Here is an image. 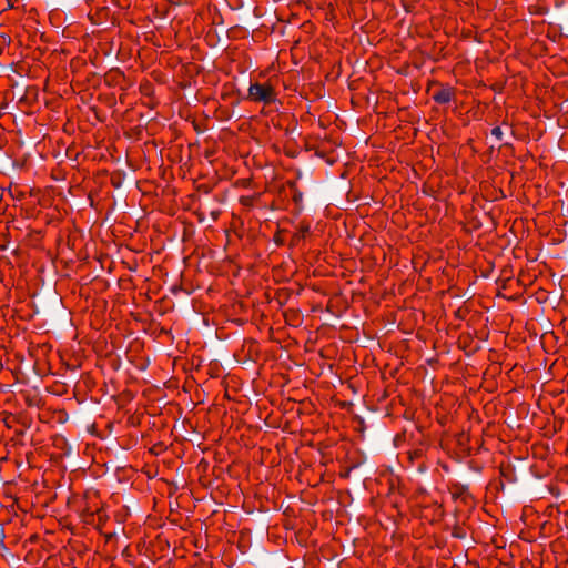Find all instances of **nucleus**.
Listing matches in <instances>:
<instances>
[{
	"mask_svg": "<svg viewBox=\"0 0 568 568\" xmlns=\"http://www.w3.org/2000/svg\"><path fill=\"white\" fill-rule=\"evenodd\" d=\"M185 70L187 73H192V72H195L197 69L194 64H189L185 67Z\"/></svg>",
	"mask_w": 568,
	"mask_h": 568,
	"instance_id": "nucleus-4",
	"label": "nucleus"
},
{
	"mask_svg": "<svg viewBox=\"0 0 568 568\" xmlns=\"http://www.w3.org/2000/svg\"><path fill=\"white\" fill-rule=\"evenodd\" d=\"M248 97L255 102L267 104L275 101V91L271 84L253 83L248 88Z\"/></svg>",
	"mask_w": 568,
	"mask_h": 568,
	"instance_id": "nucleus-1",
	"label": "nucleus"
},
{
	"mask_svg": "<svg viewBox=\"0 0 568 568\" xmlns=\"http://www.w3.org/2000/svg\"><path fill=\"white\" fill-rule=\"evenodd\" d=\"M178 290V286L176 285H173L172 286V292H175Z\"/></svg>",
	"mask_w": 568,
	"mask_h": 568,
	"instance_id": "nucleus-7",
	"label": "nucleus"
},
{
	"mask_svg": "<svg viewBox=\"0 0 568 568\" xmlns=\"http://www.w3.org/2000/svg\"><path fill=\"white\" fill-rule=\"evenodd\" d=\"M453 99V92L449 89H442L434 94L437 103H448Z\"/></svg>",
	"mask_w": 568,
	"mask_h": 568,
	"instance_id": "nucleus-2",
	"label": "nucleus"
},
{
	"mask_svg": "<svg viewBox=\"0 0 568 568\" xmlns=\"http://www.w3.org/2000/svg\"><path fill=\"white\" fill-rule=\"evenodd\" d=\"M179 116H180V118H184V114L182 113V111H181V110H180Z\"/></svg>",
	"mask_w": 568,
	"mask_h": 568,
	"instance_id": "nucleus-10",
	"label": "nucleus"
},
{
	"mask_svg": "<svg viewBox=\"0 0 568 568\" xmlns=\"http://www.w3.org/2000/svg\"><path fill=\"white\" fill-rule=\"evenodd\" d=\"M179 87H180V89L185 88V85L182 82L179 83Z\"/></svg>",
	"mask_w": 568,
	"mask_h": 568,
	"instance_id": "nucleus-9",
	"label": "nucleus"
},
{
	"mask_svg": "<svg viewBox=\"0 0 568 568\" xmlns=\"http://www.w3.org/2000/svg\"><path fill=\"white\" fill-rule=\"evenodd\" d=\"M176 549H178V546H176V544L174 542V546H173V554H175Z\"/></svg>",
	"mask_w": 568,
	"mask_h": 568,
	"instance_id": "nucleus-6",
	"label": "nucleus"
},
{
	"mask_svg": "<svg viewBox=\"0 0 568 568\" xmlns=\"http://www.w3.org/2000/svg\"><path fill=\"white\" fill-rule=\"evenodd\" d=\"M183 390H184L185 393H187V392H189V385H187V384H185V385L183 386Z\"/></svg>",
	"mask_w": 568,
	"mask_h": 568,
	"instance_id": "nucleus-5",
	"label": "nucleus"
},
{
	"mask_svg": "<svg viewBox=\"0 0 568 568\" xmlns=\"http://www.w3.org/2000/svg\"><path fill=\"white\" fill-rule=\"evenodd\" d=\"M491 135L496 138V140L500 141L503 139V131L499 126H495L491 130Z\"/></svg>",
	"mask_w": 568,
	"mask_h": 568,
	"instance_id": "nucleus-3",
	"label": "nucleus"
},
{
	"mask_svg": "<svg viewBox=\"0 0 568 568\" xmlns=\"http://www.w3.org/2000/svg\"><path fill=\"white\" fill-rule=\"evenodd\" d=\"M173 365H175L178 363V357L173 358Z\"/></svg>",
	"mask_w": 568,
	"mask_h": 568,
	"instance_id": "nucleus-8",
	"label": "nucleus"
}]
</instances>
